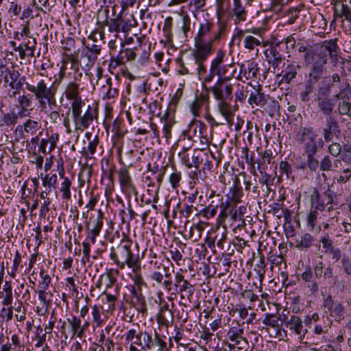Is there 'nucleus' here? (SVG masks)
<instances>
[{
  "label": "nucleus",
  "mask_w": 351,
  "mask_h": 351,
  "mask_svg": "<svg viewBox=\"0 0 351 351\" xmlns=\"http://www.w3.org/2000/svg\"><path fill=\"white\" fill-rule=\"evenodd\" d=\"M216 29L214 22L204 20L200 23L197 34L195 36V49L201 53H213L215 51L214 44L219 42L225 34L226 25L220 23Z\"/></svg>",
  "instance_id": "nucleus-1"
},
{
  "label": "nucleus",
  "mask_w": 351,
  "mask_h": 351,
  "mask_svg": "<svg viewBox=\"0 0 351 351\" xmlns=\"http://www.w3.org/2000/svg\"><path fill=\"white\" fill-rule=\"evenodd\" d=\"M234 85L230 81H218L208 88V92H211L217 101V108L221 114L226 119L228 124L232 125L234 119V112L237 110L232 104L233 99Z\"/></svg>",
  "instance_id": "nucleus-2"
},
{
  "label": "nucleus",
  "mask_w": 351,
  "mask_h": 351,
  "mask_svg": "<svg viewBox=\"0 0 351 351\" xmlns=\"http://www.w3.org/2000/svg\"><path fill=\"white\" fill-rule=\"evenodd\" d=\"M131 246L130 241H122L116 248L114 247L110 248V259L120 269H123L125 265L130 268L138 266V258L132 253Z\"/></svg>",
  "instance_id": "nucleus-3"
},
{
  "label": "nucleus",
  "mask_w": 351,
  "mask_h": 351,
  "mask_svg": "<svg viewBox=\"0 0 351 351\" xmlns=\"http://www.w3.org/2000/svg\"><path fill=\"white\" fill-rule=\"evenodd\" d=\"M71 110L75 130L87 129L96 117V110L90 105L86 107L84 101L71 104Z\"/></svg>",
  "instance_id": "nucleus-4"
},
{
  "label": "nucleus",
  "mask_w": 351,
  "mask_h": 351,
  "mask_svg": "<svg viewBox=\"0 0 351 351\" xmlns=\"http://www.w3.org/2000/svg\"><path fill=\"white\" fill-rule=\"evenodd\" d=\"M133 343L141 347L144 351L152 350L155 346L158 347L156 351H167V343L159 334L154 332V337L149 332L145 330L138 331V337L133 341Z\"/></svg>",
  "instance_id": "nucleus-5"
},
{
  "label": "nucleus",
  "mask_w": 351,
  "mask_h": 351,
  "mask_svg": "<svg viewBox=\"0 0 351 351\" xmlns=\"http://www.w3.org/2000/svg\"><path fill=\"white\" fill-rule=\"evenodd\" d=\"M317 134L313 128H302L298 132V142L302 145L304 155L317 154Z\"/></svg>",
  "instance_id": "nucleus-6"
},
{
  "label": "nucleus",
  "mask_w": 351,
  "mask_h": 351,
  "mask_svg": "<svg viewBox=\"0 0 351 351\" xmlns=\"http://www.w3.org/2000/svg\"><path fill=\"white\" fill-rule=\"evenodd\" d=\"M225 56L223 49H218L215 58L212 60L217 72L218 81H230L236 73L234 62L222 64Z\"/></svg>",
  "instance_id": "nucleus-7"
},
{
  "label": "nucleus",
  "mask_w": 351,
  "mask_h": 351,
  "mask_svg": "<svg viewBox=\"0 0 351 351\" xmlns=\"http://www.w3.org/2000/svg\"><path fill=\"white\" fill-rule=\"evenodd\" d=\"M178 157L181 163L187 169L194 167L199 169L200 165L202 163V158L204 157V150L200 149L186 150L185 148H182L178 152Z\"/></svg>",
  "instance_id": "nucleus-8"
},
{
  "label": "nucleus",
  "mask_w": 351,
  "mask_h": 351,
  "mask_svg": "<svg viewBox=\"0 0 351 351\" xmlns=\"http://www.w3.org/2000/svg\"><path fill=\"white\" fill-rule=\"evenodd\" d=\"M26 89L33 93L39 106H45V98L55 90L43 79L38 80L35 84L26 83Z\"/></svg>",
  "instance_id": "nucleus-9"
},
{
  "label": "nucleus",
  "mask_w": 351,
  "mask_h": 351,
  "mask_svg": "<svg viewBox=\"0 0 351 351\" xmlns=\"http://www.w3.org/2000/svg\"><path fill=\"white\" fill-rule=\"evenodd\" d=\"M341 132V128L337 117L335 116L326 117L325 125L322 130L324 142L328 143L332 141L334 137L338 138Z\"/></svg>",
  "instance_id": "nucleus-10"
},
{
  "label": "nucleus",
  "mask_w": 351,
  "mask_h": 351,
  "mask_svg": "<svg viewBox=\"0 0 351 351\" xmlns=\"http://www.w3.org/2000/svg\"><path fill=\"white\" fill-rule=\"evenodd\" d=\"M336 195L330 189H328L322 194L315 190L311 195V203L316 210H324L326 206L334 202Z\"/></svg>",
  "instance_id": "nucleus-11"
},
{
  "label": "nucleus",
  "mask_w": 351,
  "mask_h": 351,
  "mask_svg": "<svg viewBox=\"0 0 351 351\" xmlns=\"http://www.w3.org/2000/svg\"><path fill=\"white\" fill-rule=\"evenodd\" d=\"M281 43H274L265 51L266 60L274 69L278 68L282 61V54L280 51Z\"/></svg>",
  "instance_id": "nucleus-12"
},
{
  "label": "nucleus",
  "mask_w": 351,
  "mask_h": 351,
  "mask_svg": "<svg viewBox=\"0 0 351 351\" xmlns=\"http://www.w3.org/2000/svg\"><path fill=\"white\" fill-rule=\"evenodd\" d=\"M40 128L41 125L39 121L27 119L23 124L16 126L15 133L19 132V136L25 138V134H27V136L29 134L35 135Z\"/></svg>",
  "instance_id": "nucleus-13"
},
{
  "label": "nucleus",
  "mask_w": 351,
  "mask_h": 351,
  "mask_svg": "<svg viewBox=\"0 0 351 351\" xmlns=\"http://www.w3.org/2000/svg\"><path fill=\"white\" fill-rule=\"evenodd\" d=\"M122 49L116 56H112L110 58V64H114V67L124 64L126 62L132 61L136 58V53L134 49L125 48L121 43Z\"/></svg>",
  "instance_id": "nucleus-14"
},
{
  "label": "nucleus",
  "mask_w": 351,
  "mask_h": 351,
  "mask_svg": "<svg viewBox=\"0 0 351 351\" xmlns=\"http://www.w3.org/2000/svg\"><path fill=\"white\" fill-rule=\"evenodd\" d=\"M285 326L293 333L298 335L301 342L308 331L307 329L304 328L302 319L296 315H291L289 319L285 320Z\"/></svg>",
  "instance_id": "nucleus-15"
},
{
  "label": "nucleus",
  "mask_w": 351,
  "mask_h": 351,
  "mask_svg": "<svg viewBox=\"0 0 351 351\" xmlns=\"http://www.w3.org/2000/svg\"><path fill=\"white\" fill-rule=\"evenodd\" d=\"M0 76L3 78L5 83L9 84L10 82H16L20 77V73L13 66L8 67L5 60H0Z\"/></svg>",
  "instance_id": "nucleus-16"
},
{
  "label": "nucleus",
  "mask_w": 351,
  "mask_h": 351,
  "mask_svg": "<svg viewBox=\"0 0 351 351\" xmlns=\"http://www.w3.org/2000/svg\"><path fill=\"white\" fill-rule=\"evenodd\" d=\"M339 49L336 40H329L323 42L319 51L322 56H325L326 58L327 56H329L331 61L335 62L337 61Z\"/></svg>",
  "instance_id": "nucleus-17"
},
{
  "label": "nucleus",
  "mask_w": 351,
  "mask_h": 351,
  "mask_svg": "<svg viewBox=\"0 0 351 351\" xmlns=\"http://www.w3.org/2000/svg\"><path fill=\"white\" fill-rule=\"evenodd\" d=\"M227 234L228 231L227 228L225 226L221 228L217 227L215 230V237L207 241L208 246L210 248L215 247V244L216 243L217 247L221 250L225 249V245L227 243Z\"/></svg>",
  "instance_id": "nucleus-18"
},
{
  "label": "nucleus",
  "mask_w": 351,
  "mask_h": 351,
  "mask_svg": "<svg viewBox=\"0 0 351 351\" xmlns=\"http://www.w3.org/2000/svg\"><path fill=\"white\" fill-rule=\"evenodd\" d=\"M132 304L134 307L141 313L147 311V304L145 297L142 294L141 289L132 287L131 289Z\"/></svg>",
  "instance_id": "nucleus-19"
},
{
  "label": "nucleus",
  "mask_w": 351,
  "mask_h": 351,
  "mask_svg": "<svg viewBox=\"0 0 351 351\" xmlns=\"http://www.w3.org/2000/svg\"><path fill=\"white\" fill-rule=\"evenodd\" d=\"M99 56L83 47L80 56V64L84 69L89 70L94 66Z\"/></svg>",
  "instance_id": "nucleus-20"
},
{
  "label": "nucleus",
  "mask_w": 351,
  "mask_h": 351,
  "mask_svg": "<svg viewBox=\"0 0 351 351\" xmlns=\"http://www.w3.org/2000/svg\"><path fill=\"white\" fill-rule=\"evenodd\" d=\"M315 100L317 101V108L319 113L326 117L333 116V113L335 112V101L333 98L329 97Z\"/></svg>",
  "instance_id": "nucleus-21"
},
{
  "label": "nucleus",
  "mask_w": 351,
  "mask_h": 351,
  "mask_svg": "<svg viewBox=\"0 0 351 351\" xmlns=\"http://www.w3.org/2000/svg\"><path fill=\"white\" fill-rule=\"evenodd\" d=\"M254 89V90L250 95L248 103L252 106L256 105L261 108L264 107L268 103V101L271 99L269 95L262 93L261 88Z\"/></svg>",
  "instance_id": "nucleus-22"
},
{
  "label": "nucleus",
  "mask_w": 351,
  "mask_h": 351,
  "mask_svg": "<svg viewBox=\"0 0 351 351\" xmlns=\"http://www.w3.org/2000/svg\"><path fill=\"white\" fill-rule=\"evenodd\" d=\"M60 178L62 180L61 183L58 187L59 191L62 193V199L63 200H69L71 198V185L72 182L71 180L64 176V171L63 167L61 171L59 172Z\"/></svg>",
  "instance_id": "nucleus-23"
},
{
  "label": "nucleus",
  "mask_w": 351,
  "mask_h": 351,
  "mask_svg": "<svg viewBox=\"0 0 351 351\" xmlns=\"http://www.w3.org/2000/svg\"><path fill=\"white\" fill-rule=\"evenodd\" d=\"M80 85L75 82H69L64 90V94L68 100H71V104L76 102L84 101L80 96Z\"/></svg>",
  "instance_id": "nucleus-24"
},
{
  "label": "nucleus",
  "mask_w": 351,
  "mask_h": 351,
  "mask_svg": "<svg viewBox=\"0 0 351 351\" xmlns=\"http://www.w3.org/2000/svg\"><path fill=\"white\" fill-rule=\"evenodd\" d=\"M211 54L212 53H207L204 55L197 50L193 51V55L197 65V72L199 79H202L203 75L206 73V66L204 62Z\"/></svg>",
  "instance_id": "nucleus-25"
},
{
  "label": "nucleus",
  "mask_w": 351,
  "mask_h": 351,
  "mask_svg": "<svg viewBox=\"0 0 351 351\" xmlns=\"http://www.w3.org/2000/svg\"><path fill=\"white\" fill-rule=\"evenodd\" d=\"M229 216L232 221H240V215L237 213L236 206L227 202L223 208L221 210L219 218H220L221 221H224Z\"/></svg>",
  "instance_id": "nucleus-26"
},
{
  "label": "nucleus",
  "mask_w": 351,
  "mask_h": 351,
  "mask_svg": "<svg viewBox=\"0 0 351 351\" xmlns=\"http://www.w3.org/2000/svg\"><path fill=\"white\" fill-rule=\"evenodd\" d=\"M104 213L99 210L97 215H91L89 221L86 223V230L101 232L103 226Z\"/></svg>",
  "instance_id": "nucleus-27"
},
{
  "label": "nucleus",
  "mask_w": 351,
  "mask_h": 351,
  "mask_svg": "<svg viewBox=\"0 0 351 351\" xmlns=\"http://www.w3.org/2000/svg\"><path fill=\"white\" fill-rule=\"evenodd\" d=\"M300 69L301 66L299 64L295 62L289 64L284 71L285 73L282 75V81H284L287 84L290 83L296 77L298 72Z\"/></svg>",
  "instance_id": "nucleus-28"
},
{
  "label": "nucleus",
  "mask_w": 351,
  "mask_h": 351,
  "mask_svg": "<svg viewBox=\"0 0 351 351\" xmlns=\"http://www.w3.org/2000/svg\"><path fill=\"white\" fill-rule=\"evenodd\" d=\"M67 322L71 328L72 337L76 335L81 339L84 335V328L82 326L80 319L76 316H72L71 318L67 319Z\"/></svg>",
  "instance_id": "nucleus-29"
},
{
  "label": "nucleus",
  "mask_w": 351,
  "mask_h": 351,
  "mask_svg": "<svg viewBox=\"0 0 351 351\" xmlns=\"http://www.w3.org/2000/svg\"><path fill=\"white\" fill-rule=\"evenodd\" d=\"M335 14L351 23V8L342 2L335 5Z\"/></svg>",
  "instance_id": "nucleus-30"
},
{
  "label": "nucleus",
  "mask_w": 351,
  "mask_h": 351,
  "mask_svg": "<svg viewBox=\"0 0 351 351\" xmlns=\"http://www.w3.org/2000/svg\"><path fill=\"white\" fill-rule=\"evenodd\" d=\"M178 291L180 294L181 299L190 300V298L193 295L194 290L193 285L186 280L177 286Z\"/></svg>",
  "instance_id": "nucleus-31"
},
{
  "label": "nucleus",
  "mask_w": 351,
  "mask_h": 351,
  "mask_svg": "<svg viewBox=\"0 0 351 351\" xmlns=\"http://www.w3.org/2000/svg\"><path fill=\"white\" fill-rule=\"evenodd\" d=\"M18 123L15 112H2L0 116V127L7 126L12 128Z\"/></svg>",
  "instance_id": "nucleus-32"
},
{
  "label": "nucleus",
  "mask_w": 351,
  "mask_h": 351,
  "mask_svg": "<svg viewBox=\"0 0 351 351\" xmlns=\"http://www.w3.org/2000/svg\"><path fill=\"white\" fill-rule=\"evenodd\" d=\"M102 26H107L108 27V32L110 33H115L114 37L115 38L119 37V34L120 33L119 28V21L118 19V16L113 19H108V18L102 22Z\"/></svg>",
  "instance_id": "nucleus-33"
},
{
  "label": "nucleus",
  "mask_w": 351,
  "mask_h": 351,
  "mask_svg": "<svg viewBox=\"0 0 351 351\" xmlns=\"http://www.w3.org/2000/svg\"><path fill=\"white\" fill-rule=\"evenodd\" d=\"M322 58V56L317 48L309 49L304 56V62L307 66H310L311 64L318 61Z\"/></svg>",
  "instance_id": "nucleus-34"
},
{
  "label": "nucleus",
  "mask_w": 351,
  "mask_h": 351,
  "mask_svg": "<svg viewBox=\"0 0 351 351\" xmlns=\"http://www.w3.org/2000/svg\"><path fill=\"white\" fill-rule=\"evenodd\" d=\"M232 324H235V326L230 328L227 333L229 339L235 340L237 339H242L244 330L241 327L240 323L238 321H233Z\"/></svg>",
  "instance_id": "nucleus-35"
},
{
  "label": "nucleus",
  "mask_w": 351,
  "mask_h": 351,
  "mask_svg": "<svg viewBox=\"0 0 351 351\" xmlns=\"http://www.w3.org/2000/svg\"><path fill=\"white\" fill-rule=\"evenodd\" d=\"M118 19L119 21V28L120 32L128 34L133 27H135L137 24L136 21L132 17L131 19H123L121 14L118 15Z\"/></svg>",
  "instance_id": "nucleus-36"
},
{
  "label": "nucleus",
  "mask_w": 351,
  "mask_h": 351,
  "mask_svg": "<svg viewBox=\"0 0 351 351\" xmlns=\"http://www.w3.org/2000/svg\"><path fill=\"white\" fill-rule=\"evenodd\" d=\"M313 237L310 234L306 233L297 239L296 247L301 250L308 249L313 245Z\"/></svg>",
  "instance_id": "nucleus-37"
},
{
  "label": "nucleus",
  "mask_w": 351,
  "mask_h": 351,
  "mask_svg": "<svg viewBox=\"0 0 351 351\" xmlns=\"http://www.w3.org/2000/svg\"><path fill=\"white\" fill-rule=\"evenodd\" d=\"M172 25L173 19L171 17H167L165 19L164 26L162 32L165 37V42L170 43L172 42L173 34H172Z\"/></svg>",
  "instance_id": "nucleus-38"
},
{
  "label": "nucleus",
  "mask_w": 351,
  "mask_h": 351,
  "mask_svg": "<svg viewBox=\"0 0 351 351\" xmlns=\"http://www.w3.org/2000/svg\"><path fill=\"white\" fill-rule=\"evenodd\" d=\"M278 320L279 317L273 313H267L263 319V324L279 330L280 326L278 323Z\"/></svg>",
  "instance_id": "nucleus-39"
},
{
  "label": "nucleus",
  "mask_w": 351,
  "mask_h": 351,
  "mask_svg": "<svg viewBox=\"0 0 351 351\" xmlns=\"http://www.w3.org/2000/svg\"><path fill=\"white\" fill-rule=\"evenodd\" d=\"M306 156V165L311 171H317L319 169L320 162L317 154L305 155Z\"/></svg>",
  "instance_id": "nucleus-40"
},
{
  "label": "nucleus",
  "mask_w": 351,
  "mask_h": 351,
  "mask_svg": "<svg viewBox=\"0 0 351 351\" xmlns=\"http://www.w3.org/2000/svg\"><path fill=\"white\" fill-rule=\"evenodd\" d=\"M330 311V316L335 317V320L338 322H340L344 318V307L341 303L335 304L334 306Z\"/></svg>",
  "instance_id": "nucleus-41"
},
{
  "label": "nucleus",
  "mask_w": 351,
  "mask_h": 351,
  "mask_svg": "<svg viewBox=\"0 0 351 351\" xmlns=\"http://www.w3.org/2000/svg\"><path fill=\"white\" fill-rule=\"evenodd\" d=\"M86 136L90 140L88 143V145L87 147L88 150V156L90 158H92L93 156L95 154L97 147L98 146L99 139V136L97 135L95 136L94 138L90 140V138L91 136V134L89 133L86 134Z\"/></svg>",
  "instance_id": "nucleus-42"
},
{
  "label": "nucleus",
  "mask_w": 351,
  "mask_h": 351,
  "mask_svg": "<svg viewBox=\"0 0 351 351\" xmlns=\"http://www.w3.org/2000/svg\"><path fill=\"white\" fill-rule=\"evenodd\" d=\"M261 41L262 40L260 38H255L251 35H247L244 37V47L247 49L253 50L256 47L261 45Z\"/></svg>",
  "instance_id": "nucleus-43"
},
{
  "label": "nucleus",
  "mask_w": 351,
  "mask_h": 351,
  "mask_svg": "<svg viewBox=\"0 0 351 351\" xmlns=\"http://www.w3.org/2000/svg\"><path fill=\"white\" fill-rule=\"evenodd\" d=\"M204 158H202V170L205 172L206 171H211L213 167V159H215L213 154H210L204 151Z\"/></svg>",
  "instance_id": "nucleus-44"
},
{
  "label": "nucleus",
  "mask_w": 351,
  "mask_h": 351,
  "mask_svg": "<svg viewBox=\"0 0 351 351\" xmlns=\"http://www.w3.org/2000/svg\"><path fill=\"white\" fill-rule=\"evenodd\" d=\"M33 5L36 7L37 10L47 14L51 11V5H50L49 0H33Z\"/></svg>",
  "instance_id": "nucleus-45"
},
{
  "label": "nucleus",
  "mask_w": 351,
  "mask_h": 351,
  "mask_svg": "<svg viewBox=\"0 0 351 351\" xmlns=\"http://www.w3.org/2000/svg\"><path fill=\"white\" fill-rule=\"evenodd\" d=\"M266 263L263 258L261 257L255 264L254 271L258 276L259 281L261 282L265 277Z\"/></svg>",
  "instance_id": "nucleus-46"
},
{
  "label": "nucleus",
  "mask_w": 351,
  "mask_h": 351,
  "mask_svg": "<svg viewBox=\"0 0 351 351\" xmlns=\"http://www.w3.org/2000/svg\"><path fill=\"white\" fill-rule=\"evenodd\" d=\"M259 68L258 64L254 62H248L247 66L245 68V75L247 79L256 77Z\"/></svg>",
  "instance_id": "nucleus-47"
},
{
  "label": "nucleus",
  "mask_w": 351,
  "mask_h": 351,
  "mask_svg": "<svg viewBox=\"0 0 351 351\" xmlns=\"http://www.w3.org/2000/svg\"><path fill=\"white\" fill-rule=\"evenodd\" d=\"M123 122L119 119H116L112 123V131L118 138H123L125 134V131L122 128Z\"/></svg>",
  "instance_id": "nucleus-48"
},
{
  "label": "nucleus",
  "mask_w": 351,
  "mask_h": 351,
  "mask_svg": "<svg viewBox=\"0 0 351 351\" xmlns=\"http://www.w3.org/2000/svg\"><path fill=\"white\" fill-rule=\"evenodd\" d=\"M21 45L23 46V49L27 51V56L30 57L34 56V51L36 49V42L34 38H28L27 41H25Z\"/></svg>",
  "instance_id": "nucleus-49"
},
{
  "label": "nucleus",
  "mask_w": 351,
  "mask_h": 351,
  "mask_svg": "<svg viewBox=\"0 0 351 351\" xmlns=\"http://www.w3.org/2000/svg\"><path fill=\"white\" fill-rule=\"evenodd\" d=\"M76 40L72 37H66L61 40V47L64 51H71L75 48Z\"/></svg>",
  "instance_id": "nucleus-50"
},
{
  "label": "nucleus",
  "mask_w": 351,
  "mask_h": 351,
  "mask_svg": "<svg viewBox=\"0 0 351 351\" xmlns=\"http://www.w3.org/2000/svg\"><path fill=\"white\" fill-rule=\"evenodd\" d=\"M161 123L163 124L162 132L163 137L168 139L171 137V128L172 123L168 118L162 117L160 119Z\"/></svg>",
  "instance_id": "nucleus-51"
},
{
  "label": "nucleus",
  "mask_w": 351,
  "mask_h": 351,
  "mask_svg": "<svg viewBox=\"0 0 351 351\" xmlns=\"http://www.w3.org/2000/svg\"><path fill=\"white\" fill-rule=\"evenodd\" d=\"M332 84L329 83L325 86H320L317 90V98L315 99H322L330 97V92Z\"/></svg>",
  "instance_id": "nucleus-52"
},
{
  "label": "nucleus",
  "mask_w": 351,
  "mask_h": 351,
  "mask_svg": "<svg viewBox=\"0 0 351 351\" xmlns=\"http://www.w3.org/2000/svg\"><path fill=\"white\" fill-rule=\"evenodd\" d=\"M338 114L339 115H350L351 103L342 99L338 104Z\"/></svg>",
  "instance_id": "nucleus-53"
},
{
  "label": "nucleus",
  "mask_w": 351,
  "mask_h": 351,
  "mask_svg": "<svg viewBox=\"0 0 351 351\" xmlns=\"http://www.w3.org/2000/svg\"><path fill=\"white\" fill-rule=\"evenodd\" d=\"M314 92V86L311 82L307 83L304 90L300 93V98L302 101L306 102L311 99V95Z\"/></svg>",
  "instance_id": "nucleus-54"
},
{
  "label": "nucleus",
  "mask_w": 351,
  "mask_h": 351,
  "mask_svg": "<svg viewBox=\"0 0 351 351\" xmlns=\"http://www.w3.org/2000/svg\"><path fill=\"white\" fill-rule=\"evenodd\" d=\"M319 169L322 171L334 170L333 162L330 156L326 155L320 161Z\"/></svg>",
  "instance_id": "nucleus-55"
},
{
  "label": "nucleus",
  "mask_w": 351,
  "mask_h": 351,
  "mask_svg": "<svg viewBox=\"0 0 351 351\" xmlns=\"http://www.w3.org/2000/svg\"><path fill=\"white\" fill-rule=\"evenodd\" d=\"M230 193L231 197L234 202H239L241 201V198L243 196V189L239 184H234L230 188Z\"/></svg>",
  "instance_id": "nucleus-56"
},
{
  "label": "nucleus",
  "mask_w": 351,
  "mask_h": 351,
  "mask_svg": "<svg viewBox=\"0 0 351 351\" xmlns=\"http://www.w3.org/2000/svg\"><path fill=\"white\" fill-rule=\"evenodd\" d=\"M163 271L165 272V280L161 283L163 287L168 291L171 290L172 286V280H171V274L170 272V269L169 267L163 266Z\"/></svg>",
  "instance_id": "nucleus-57"
},
{
  "label": "nucleus",
  "mask_w": 351,
  "mask_h": 351,
  "mask_svg": "<svg viewBox=\"0 0 351 351\" xmlns=\"http://www.w3.org/2000/svg\"><path fill=\"white\" fill-rule=\"evenodd\" d=\"M215 75L217 76V72L213 64V62L211 61L208 74H207L204 77L202 78V85L205 87V88H207L206 86L207 84H209L211 82H213Z\"/></svg>",
  "instance_id": "nucleus-58"
},
{
  "label": "nucleus",
  "mask_w": 351,
  "mask_h": 351,
  "mask_svg": "<svg viewBox=\"0 0 351 351\" xmlns=\"http://www.w3.org/2000/svg\"><path fill=\"white\" fill-rule=\"evenodd\" d=\"M121 189L129 199L132 195L135 196L136 198L138 195V191L132 182L121 186Z\"/></svg>",
  "instance_id": "nucleus-59"
},
{
  "label": "nucleus",
  "mask_w": 351,
  "mask_h": 351,
  "mask_svg": "<svg viewBox=\"0 0 351 351\" xmlns=\"http://www.w3.org/2000/svg\"><path fill=\"white\" fill-rule=\"evenodd\" d=\"M340 158L342 161L346 163H351V145L349 144H345L343 146L341 153L340 154Z\"/></svg>",
  "instance_id": "nucleus-60"
},
{
  "label": "nucleus",
  "mask_w": 351,
  "mask_h": 351,
  "mask_svg": "<svg viewBox=\"0 0 351 351\" xmlns=\"http://www.w3.org/2000/svg\"><path fill=\"white\" fill-rule=\"evenodd\" d=\"M280 171L282 174H285L287 178L291 177L293 169L291 165L287 161H281L279 165Z\"/></svg>",
  "instance_id": "nucleus-61"
},
{
  "label": "nucleus",
  "mask_w": 351,
  "mask_h": 351,
  "mask_svg": "<svg viewBox=\"0 0 351 351\" xmlns=\"http://www.w3.org/2000/svg\"><path fill=\"white\" fill-rule=\"evenodd\" d=\"M343 147L336 142L332 143L328 147V152L334 157L340 156Z\"/></svg>",
  "instance_id": "nucleus-62"
},
{
  "label": "nucleus",
  "mask_w": 351,
  "mask_h": 351,
  "mask_svg": "<svg viewBox=\"0 0 351 351\" xmlns=\"http://www.w3.org/2000/svg\"><path fill=\"white\" fill-rule=\"evenodd\" d=\"M324 68L319 66H311V72L309 73L311 80L316 82L320 78L321 75L324 73Z\"/></svg>",
  "instance_id": "nucleus-63"
},
{
  "label": "nucleus",
  "mask_w": 351,
  "mask_h": 351,
  "mask_svg": "<svg viewBox=\"0 0 351 351\" xmlns=\"http://www.w3.org/2000/svg\"><path fill=\"white\" fill-rule=\"evenodd\" d=\"M169 314L168 313H158L156 315V321L158 325L169 327L170 324Z\"/></svg>",
  "instance_id": "nucleus-64"
}]
</instances>
